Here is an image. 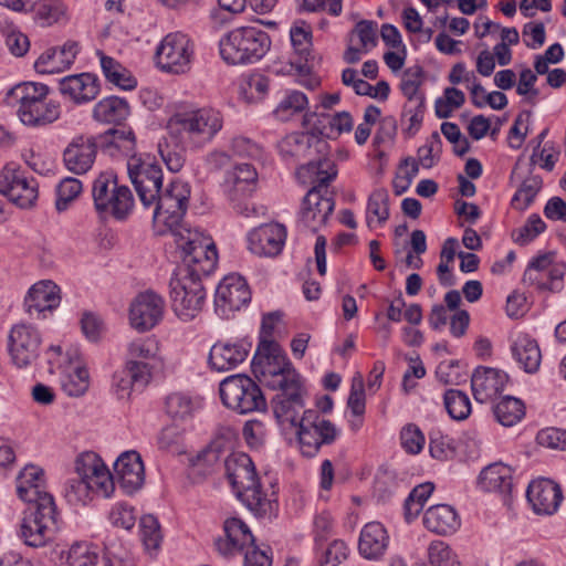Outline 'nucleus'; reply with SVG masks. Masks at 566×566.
I'll list each match as a JSON object with an SVG mask.
<instances>
[{
  "mask_svg": "<svg viewBox=\"0 0 566 566\" xmlns=\"http://www.w3.org/2000/svg\"><path fill=\"white\" fill-rule=\"evenodd\" d=\"M177 249L182 264L170 279V297L176 315L188 322L202 310L206 292L201 277L216 270L218 251L213 242Z\"/></svg>",
  "mask_w": 566,
  "mask_h": 566,
  "instance_id": "obj_1",
  "label": "nucleus"
},
{
  "mask_svg": "<svg viewBox=\"0 0 566 566\" xmlns=\"http://www.w3.org/2000/svg\"><path fill=\"white\" fill-rule=\"evenodd\" d=\"M190 192L189 184L178 178L171 180L165 189L161 188L153 205L155 206L154 222L170 232L177 248L198 244L212 245L213 241L209 235L184 222Z\"/></svg>",
  "mask_w": 566,
  "mask_h": 566,
  "instance_id": "obj_2",
  "label": "nucleus"
},
{
  "mask_svg": "<svg viewBox=\"0 0 566 566\" xmlns=\"http://www.w3.org/2000/svg\"><path fill=\"white\" fill-rule=\"evenodd\" d=\"M297 178L306 182L312 178V188L303 198L298 222L312 232L318 231L327 222L335 208V201L328 195V185L337 175L334 163L323 158L318 163L302 165L296 171Z\"/></svg>",
  "mask_w": 566,
  "mask_h": 566,
  "instance_id": "obj_3",
  "label": "nucleus"
},
{
  "mask_svg": "<svg viewBox=\"0 0 566 566\" xmlns=\"http://www.w3.org/2000/svg\"><path fill=\"white\" fill-rule=\"evenodd\" d=\"M223 127L222 114L212 107L181 108L167 122L170 138L181 149H200L209 144Z\"/></svg>",
  "mask_w": 566,
  "mask_h": 566,
  "instance_id": "obj_4",
  "label": "nucleus"
},
{
  "mask_svg": "<svg viewBox=\"0 0 566 566\" xmlns=\"http://www.w3.org/2000/svg\"><path fill=\"white\" fill-rule=\"evenodd\" d=\"M48 85L36 82L17 84L8 92L10 103L18 105L20 120L30 127H43L56 122L61 115L59 102L49 97Z\"/></svg>",
  "mask_w": 566,
  "mask_h": 566,
  "instance_id": "obj_5",
  "label": "nucleus"
},
{
  "mask_svg": "<svg viewBox=\"0 0 566 566\" xmlns=\"http://www.w3.org/2000/svg\"><path fill=\"white\" fill-rule=\"evenodd\" d=\"M223 462L226 476L237 496L255 514L266 513L270 501L261 490L251 458L242 452H233Z\"/></svg>",
  "mask_w": 566,
  "mask_h": 566,
  "instance_id": "obj_6",
  "label": "nucleus"
},
{
  "mask_svg": "<svg viewBox=\"0 0 566 566\" xmlns=\"http://www.w3.org/2000/svg\"><path fill=\"white\" fill-rule=\"evenodd\" d=\"M270 35L258 27L234 28L219 41L222 60L230 65L252 64L270 50Z\"/></svg>",
  "mask_w": 566,
  "mask_h": 566,
  "instance_id": "obj_7",
  "label": "nucleus"
},
{
  "mask_svg": "<svg viewBox=\"0 0 566 566\" xmlns=\"http://www.w3.org/2000/svg\"><path fill=\"white\" fill-rule=\"evenodd\" d=\"M251 367L259 382L273 390L301 378L276 342H259Z\"/></svg>",
  "mask_w": 566,
  "mask_h": 566,
  "instance_id": "obj_8",
  "label": "nucleus"
},
{
  "mask_svg": "<svg viewBox=\"0 0 566 566\" xmlns=\"http://www.w3.org/2000/svg\"><path fill=\"white\" fill-rule=\"evenodd\" d=\"M92 197L96 211L104 218L111 216L125 220L134 208L130 189L119 185L113 170L102 171L93 181Z\"/></svg>",
  "mask_w": 566,
  "mask_h": 566,
  "instance_id": "obj_9",
  "label": "nucleus"
},
{
  "mask_svg": "<svg viewBox=\"0 0 566 566\" xmlns=\"http://www.w3.org/2000/svg\"><path fill=\"white\" fill-rule=\"evenodd\" d=\"M219 394L222 403L240 415L266 409V400L261 388L247 375L239 374L224 378L219 385Z\"/></svg>",
  "mask_w": 566,
  "mask_h": 566,
  "instance_id": "obj_10",
  "label": "nucleus"
},
{
  "mask_svg": "<svg viewBox=\"0 0 566 566\" xmlns=\"http://www.w3.org/2000/svg\"><path fill=\"white\" fill-rule=\"evenodd\" d=\"M55 503L52 495H44L39 504L28 507L20 524L19 536L31 547H42L51 537L55 524Z\"/></svg>",
  "mask_w": 566,
  "mask_h": 566,
  "instance_id": "obj_11",
  "label": "nucleus"
},
{
  "mask_svg": "<svg viewBox=\"0 0 566 566\" xmlns=\"http://www.w3.org/2000/svg\"><path fill=\"white\" fill-rule=\"evenodd\" d=\"M295 429L300 450L305 457H314L323 446L332 444L339 433L332 421L314 409L303 411Z\"/></svg>",
  "mask_w": 566,
  "mask_h": 566,
  "instance_id": "obj_12",
  "label": "nucleus"
},
{
  "mask_svg": "<svg viewBox=\"0 0 566 566\" xmlns=\"http://www.w3.org/2000/svg\"><path fill=\"white\" fill-rule=\"evenodd\" d=\"M127 171L144 207H151L163 188V170L153 158L130 156Z\"/></svg>",
  "mask_w": 566,
  "mask_h": 566,
  "instance_id": "obj_13",
  "label": "nucleus"
},
{
  "mask_svg": "<svg viewBox=\"0 0 566 566\" xmlns=\"http://www.w3.org/2000/svg\"><path fill=\"white\" fill-rule=\"evenodd\" d=\"M271 400V407L275 419L282 427L296 428L300 423L305 407L304 397L306 390L302 378L279 387Z\"/></svg>",
  "mask_w": 566,
  "mask_h": 566,
  "instance_id": "obj_14",
  "label": "nucleus"
},
{
  "mask_svg": "<svg viewBox=\"0 0 566 566\" xmlns=\"http://www.w3.org/2000/svg\"><path fill=\"white\" fill-rule=\"evenodd\" d=\"M258 172L249 163L238 164L227 172L224 179V192L233 205V209L245 217L254 212L245 199L255 190Z\"/></svg>",
  "mask_w": 566,
  "mask_h": 566,
  "instance_id": "obj_15",
  "label": "nucleus"
},
{
  "mask_svg": "<svg viewBox=\"0 0 566 566\" xmlns=\"http://www.w3.org/2000/svg\"><path fill=\"white\" fill-rule=\"evenodd\" d=\"M192 54L189 38L181 32H175L163 39L157 48L156 59L163 71L180 74L189 70Z\"/></svg>",
  "mask_w": 566,
  "mask_h": 566,
  "instance_id": "obj_16",
  "label": "nucleus"
},
{
  "mask_svg": "<svg viewBox=\"0 0 566 566\" xmlns=\"http://www.w3.org/2000/svg\"><path fill=\"white\" fill-rule=\"evenodd\" d=\"M0 193L20 208H31L39 197V184L21 169L6 166L0 170Z\"/></svg>",
  "mask_w": 566,
  "mask_h": 566,
  "instance_id": "obj_17",
  "label": "nucleus"
},
{
  "mask_svg": "<svg viewBox=\"0 0 566 566\" xmlns=\"http://www.w3.org/2000/svg\"><path fill=\"white\" fill-rule=\"evenodd\" d=\"M76 474L90 486V495L109 497L115 490V482L109 470L95 452H84L76 459Z\"/></svg>",
  "mask_w": 566,
  "mask_h": 566,
  "instance_id": "obj_18",
  "label": "nucleus"
},
{
  "mask_svg": "<svg viewBox=\"0 0 566 566\" xmlns=\"http://www.w3.org/2000/svg\"><path fill=\"white\" fill-rule=\"evenodd\" d=\"M41 344V334L33 325L20 323L12 326L8 336L12 363L19 368L31 365L39 357Z\"/></svg>",
  "mask_w": 566,
  "mask_h": 566,
  "instance_id": "obj_19",
  "label": "nucleus"
},
{
  "mask_svg": "<svg viewBox=\"0 0 566 566\" xmlns=\"http://www.w3.org/2000/svg\"><path fill=\"white\" fill-rule=\"evenodd\" d=\"M251 300V292L244 277L229 274L222 279L216 289L214 306L221 317H229Z\"/></svg>",
  "mask_w": 566,
  "mask_h": 566,
  "instance_id": "obj_20",
  "label": "nucleus"
},
{
  "mask_svg": "<svg viewBox=\"0 0 566 566\" xmlns=\"http://www.w3.org/2000/svg\"><path fill=\"white\" fill-rule=\"evenodd\" d=\"M311 129L307 133H292L277 143V150L281 157L287 163H298L303 159L312 160L316 153L326 147V143L319 138L314 126H306ZM318 159L316 163H318Z\"/></svg>",
  "mask_w": 566,
  "mask_h": 566,
  "instance_id": "obj_21",
  "label": "nucleus"
},
{
  "mask_svg": "<svg viewBox=\"0 0 566 566\" xmlns=\"http://www.w3.org/2000/svg\"><path fill=\"white\" fill-rule=\"evenodd\" d=\"M165 301L153 292L139 293L129 307V322L132 327L139 332H146L155 327L164 316Z\"/></svg>",
  "mask_w": 566,
  "mask_h": 566,
  "instance_id": "obj_22",
  "label": "nucleus"
},
{
  "mask_svg": "<svg viewBox=\"0 0 566 566\" xmlns=\"http://www.w3.org/2000/svg\"><path fill=\"white\" fill-rule=\"evenodd\" d=\"M286 229L280 223L262 224L248 233V249L258 256L273 258L282 252Z\"/></svg>",
  "mask_w": 566,
  "mask_h": 566,
  "instance_id": "obj_23",
  "label": "nucleus"
},
{
  "mask_svg": "<svg viewBox=\"0 0 566 566\" xmlns=\"http://www.w3.org/2000/svg\"><path fill=\"white\" fill-rule=\"evenodd\" d=\"M533 284L541 291H559L566 274V264L558 260L556 252L539 253L533 259Z\"/></svg>",
  "mask_w": 566,
  "mask_h": 566,
  "instance_id": "obj_24",
  "label": "nucleus"
},
{
  "mask_svg": "<svg viewBox=\"0 0 566 566\" xmlns=\"http://www.w3.org/2000/svg\"><path fill=\"white\" fill-rule=\"evenodd\" d=\"M223 530L226 539L219 538L216 541L217 551L226 556H233L242 551H251L258 547L254 542L255 538L250 531L249 526L238 517H230L224 521Z\"/></svg>",
  "mask_w": 566,
  "mask_h": 566,
  "instance_id": "obj_25",
  "label": "nucleus"
},
{
  "mask_svg": "<svg viewBox=\"0 0 566 566\" xmlns=\"http://www.w3.org/2000/svg\"><path fill=\"white\" fill-rule=\"evenodd\" d=\"M114 471L119 488L128 495L134 494L144 485V463L136 451L123 452L114 463Z\"/></svg>",
  "mask_w": 566,
  "mask_h": 566,
  "instance_id": "obj_26",
  "label": "nucleus"
},
{
  "mask_svg": "<svg viewBox=\"0 0 566 566\" xmlns=\"http://www.w3.org/2000/svg\"><path fill=\"white\" fill-rule=\"evenodd\" d=\"M97 145L92 136H77L63 151L65 167L76 175L87 172L96 158Z\"/></svg>",
  "mask_w": 566,
  "mask_h": 566,
  "instance_id": "obj_27",
  "label": "nucleus"
},
{
  "mask_svg": "<svg viewBox=\"0 0 566 566\" xmlns=\"http://www.w3.org/2000/svg\"><path fill=\"white\" fill-rule=\"evenodd\" d=\"M507 381L509 376L503 370L479 367L471 377L473 396L481 403L492 401L504 390Z\"/></svg>",
  "mask_w": 566,
  "mask_h": 566,
  "instance_id": "obj_28",
  "label": "nucleus"
},
{
  "mask_svg": "<svg viewBox=\"0 0 566 566\" xmlns=\"http://www.w3.org/2000/svg\"><path fill=\"white\" fill-rule=\"evenodd\" d=\"M78 52V43L67 41L60 48H51L43 52L35 61L34 69L40 74L64 72L72 66Z\"/></svg>",
  "mask_w": 566,
  "mask_h": 566,
  "instance_id": "obj_29",
  "label": "nucleus"
},
{
  "mask_svg": "<svg viewBox=\"0 0 566 566\" xmlns=\"http://www.w3.org/2000/svg\"><path fill=\"white\" fill-rule=\"evenodd\" d=\"M59 90L63 96L69 97L75 104H83L93 101L98 95L99 83L96 75L81 73L60 80Z\"/></svg>",
  "mask_w": 566,
  "mask_h": 566,
  "instance_id": "obj_30",
  "label": "nucleus"
},
{
  "mask_svg": "<svg viewBox=\"0 0 566 566\" xmlns=\"http://www.w3.org/2000/svg\"><path fill=\"white\" fill-rule=\"evenodd\" d=\"M60 287L52 281H40L32 285L24 298L25 311L40 316L60 305ZM45 317V315H43Z\"/></svg>",
  "mask_w": 566,
  "mask_h": 566,
  "instance_id": "obj_31",
  "label": "nucleus"
},
{
  "mask_svg": "<svg viewBox=\"0 0 566 566\" xmlns=\"http://www.w3.org/2000/svg\"><path fill=\"white\" fill-rule=\"evenodd\" d=\"M250 345L243 342H217L210 349L209 364L218 371H226L242 364L249 354Z\"/></svg>",
  "mask_w": 566,
  "mask_h": 566,
  "instance_id": "obj_32",
  "label": "nucleus"
},
{
  "mask_svg": "<svg viewBox=\"0 0 566 566\" xmlns=\"http://www.w3.org/2000/svg\"><path fill=\"white\" fill-rule=\"evenodd\" d=\"M303 126H314V129L322 137L336 138L340 134L353 129V117L346 111L338 112L333 116L306 113L303 116Z\"/></svg>",
  "mask_w": 566,
  "mask_h": 566,
  "instance_id": "obj_33",
  "label": "nucleus"
},
{
  "mask_svg": "<svg viewBox=\"0 0 566 566\" xmlns=\"http://www.w3.org/2000/svg\"><path fill=\"white\" fill-rule=\"evenodd\" d=\"M17 493L30 505L39 504L44 495H51L45 491L44 471L33 464L24 467L17 478Z\"/></svg>",
  "mask_w": 566,
  "mask_h": 566,
  "instance_id": "obj_34",
  "label": "nucleus"
},
{
  "mask_svg": "<svg viewBox=\"0 0 566 566\" xmlns=\"http://www.w3.org/2000/svg\"><path fill=\"white\" fill-rule=\"evenodd\" d=\"M563 500V493L557 483L551 479L533 480V512L542 515L554 514Z\"/></svg>",
  "mask_w": 566,
  "mask_h": 566,
  "instance_id": "obj_35",
  "label": "nucleus"
},
{
  "mask_svg": "<svg viewBox=\"0 0 566 566\" xmlns=\"http://www.w3.org/2000/svg\"><path fill=\"white\" fill-rule=\"evenodd\" d=\"M158 356V344L153 338H137L128 344L125 365L133 370L140 369L151 379L153 368Z\"/></svg>",
  "mask_w": 566,
  "mask_h": 566,
  "instance_id": "obj_36",
  "label": "nucleus"
},
{
  "mask_svg": "<svg viewBox=\"0 0 566 566\" xmlns=\"http://www.w3.org/2000/svg\"><path fill=\"white\" fill-rule=\"evenodd\" d=\"M388 544L389 536L384 525L379 522H370L360 532L358 551L364 558L377 560L382 557Z\"/></svg>",
  "mask_w": 566,
  "mask_h": 566,
  "instance_id": "obj_37",
  "label": "nucleus"
},
{
  "mask_svg": "<svg viewBox=\"0 0 566 566\" xmlns=\"http://www.w3.org/2000/svg\"><path fill=\"white\" fill-rule=\"evenodd\" d=\"M423 525L430 532L449 535L460 526V520L454 509L447 504L429 507L423 515Z\"/></svg>",
  "mask_w": 566,
  "mask_h": 566,
  "instance_id": "obj_38",
  "label": "nucleus"
},
{
  "mask_svg": "<svg viewBox=\"0 0 566 566\" xmlns=\"http://www.w3.org/2000/svg\"><path fill=\"white\" fill-rule=\"evenodd\" d=\"M130 115L128 102L118 96H107L98 101L92 112L94 120L102 124L122 125Z\"/></svg>",
  "mask_w": 566,
  "mask_h": 566,
  "instance_id": "obj_39",
  "label": "nucleus"
},
{
  "mask_svg": "<svg viewBox=\"0 0 566 566\" xmlns=\"http://www.w3.org/2000/svg\"><path fill=\"white\" fill-rule=\"evenodd\" d=\"M531 176V155L522 154L512 170L511 180L518 185V190L512 198L511 205L513 209L524 211L531 205V185L528 179Z\"/></svg>",
  "mask_w": 566,
  "mask_h": 566,
  "instance_id": "obj_40",
  "label": "nucleus"
},
{
  "mask_svg": "<svg viewBox=\"0 0 566 566\" xmlns=\"http://www.w3.org/2000/svg\"><path fill=\"white\" fill-rule=\"evenodd\" d=\"M478 483L484 491L507 494L512 489V469L502 462L491 463L481 471Z\"/></svg>",
  "mask_w": 566,
  "mask_h": 566,
  "instance_id": "obj_41",
  "label": "nucleus"
},
{
  "mask_svg": "<svg viewBox=\"0 0 566 566\" xmlns=\"http://www.w3.org/2000/svg\"><path fill=\"white\" fill-rule=\"evenodd\" d=\"M149 381L144 369L133 370L125 365L123 369L114 373L112 390L119 400H126L130 397L134 387L144 388Z\"/></svg>",
  "mask_w": 566,
  "mask_h": 566,
  "instance_id": "obj_42",
  "label": "nucleus"
},
{
  "mask_svg": "<svg viewBox=\"0 0 566 566\" xmlns=\"http://www.w3.org/2000/svg\"><path fill=\"white\" fill-rule=\"evenodd\" d=\"M97 56L99 57L103 74L109 83L126 91L136 87V78L118 61L104 54L102 51H97Z\"/></svg>",
  "mask_w": 566,
  "mask_h": 566,
  "instance_id": "obj_43",
  "label": "nucleus"
},
{
  "mask_svg": "<svg viewBox=\"0 0 566 566\" xmlns=\"http://www.w3.org/2000/svg\"><path fill=\"white\" fill-rule=\"evenodd\" d=\"M67 566H111L108 558L97 546L81 542L73 544L67 553Z\"/></svg>",
  "mask_w": 566,
  "mask_h": 566,
  "instance_id": "obj_44",
  "label": "nucleus"
},
{
  "mask_svg": "<svg viewBox=\"0 0 566 566\" xmlns=\"http://www.w3.org/2000/svg\"><path fill=\"white\" fill-rule=\"evenodd\" d=\"M60 381L67 396L81 397L90 387V374L85 366L71 364L64 368Z\"/></svg>",
  "mask_w": 566,
  "mask_h": 566,
  "instance_id": "obj_45",
  "label": "nucleus"
},
{
  "mask_svg": "<svg viewBox=\"0 0 566 566\" xmlns=\"http://www.w3.org/2000/svg\"><path fill=\"white\" fill-rule=\"evenodd\" d=\"M106 138H111L105 144V151H107L111 156L124 155V156H134V150L136 146L135 135L132 129H109L107 130Z\"/></svg>",
  "mask_w": 566,
  "mask_h": 566,
  "instance_id": "obj_46",
  "label": "nucleus"
},
{
  "mask_svg": "<svg viewBox=\"0 0 566 566\" xmlns=\"http://www.w3.org/2000/svg\"><path fill=\"white\" fill-rule=\"evenodd\" d=\"M389 196L385 189H376L371 192L367 202L366 220L369 228L384 224L389 218Z\"/></svg>",
  "mask_w": 566,
  "mask_h": 566,
  "instance_id": "obj_47",
  "label": "nucleus"
},
{
  "mask_svg": "<svg viewBox=\"0 0 566 566\" xmlns=\"http://www.w3.org/2000/svg\"><path fill=\"white\" fill-rule=\"evenodd\" d=\"M308 105L307 96L300 91L287 92L275 107L273 114L281 122L290 120Z\"/></svg>",
  "mask_w": 566,
  "mask_h": 566,
  "instance_id": "obj_48",
  "label": "nucleus"
},
{
  "mask_svg": "<svg viewBox=\"0 0 566 566\" xmlns=\"http://www.w3.org/2000/svg\"><path fill=\"white\" fill-rule=\"evenodd\" d=\"M493 411L501 424L511 427L523 418L525 407L520 399L506 396L494 406Z\"/></svg>",
  "mask_w": 566,
  "mask_h": 566,
  "instance_id": "obj_49",
  "label": "nucleus"
},
{
  "mask_svg": "<svg viewBox=\"0 0 566 566\" xmlns=\"http://www.w3.org/2000/svg\"><path fill=\"white\" fill-rule=\"evenodd\" d=\"M443 401L449 416L454 420H464L471 413V401L464 391L449 389L443 395Z\"/></svg>",
  "mask_w": 566,
  "mask_h": 566,
  "instance_id": "obj_50",
  "label": "nucleus"
},
{
  "mask_svg": "<svg viewBox=\"0 0 566 566\" xmlns=\"http://www.w3.org/2000/svg\"><path fill=\"white\" fill-rule=\"evenodd\" d=\"M511 352L514 360L526 373L531 371V334L528 331H514L511 335Z\"/></svg>",
  "mask_w": 566,
  "mask_h": 566,
  "instance_id": "obj_51",
  "label": "nucleus"
},
{
  "mask_svg": "<svg viewBox=\"0 0 566 566\" xmlns=\"http://www.w3.org/2000/svg\"><path fill=\"white\" fill-rule=\"evenodd\" d=\"M433 490L434 485L431 482H426L417 485L410 492L405 501V515L408 521L419 515Z\"/></svg>",
  "mask_w": 566,
  "mask_h": 566,
  "instance_id": "obj_52",
  "label": "nucleus"
},
{
  "mask_svg": "<svg viewBox=\"0 0 566 566\" xmlns=\"http://www.w3.org/2000/svg\"><path fill=\"white\" fill-rule=\"evenodd\" d=\"M455 441L440 431H432L429 437V452L439 461L452 459L455 455Z\"/></svg>",
  "mask_w": 566,
  "mask_h": 566,
  "instance_id": "obj_53",
  "label": "nucleus"
},
{
  "mask_svg": "<svg viewBox=\"0 0 566 566\" xmlns=\"http://www.w3.org/2000/svg\"><path fill=\"white\" fill-rule=\"evenodd\" d=\"M140 538L147 551H157L163 536L157 518L150 514L140 517Z\"/></svg>",
  "mask_w": 566,
  "mask_h": 566,
  "instance_id": "obj_54",
  "label": "nucleus"
},
{
  "mask_svg": "<svg viewBox=\"0 0 566 566\" xmlns=\"http://www.w3.org/2000/svg\"><path fill=\"white\" fill-rule=\"evenodd\" d=\"M36 20L42 25H51L63 15V7L59 0H36L32 6Z\"/></svg>",
  "mask_w": 566,
  "mask_h": 566,
  "instance_id": "obj_55",
  "label": "nucleus"
},
{
  "mask_svg": "<svg viewBox=\"0 0 566 566\" xmlns=\"http://www.w3.org/2000/svg\"><path fill=\"white\" fill-rule=\"evenodd\" d=\"M82 191V182L73 177L64 178L56 188L55 208L59 212L65 211Z\"/></svg>",
  "mask_w": 566,
  "mask_h": 566,
  "instance_id": "obj_56",
  "label": "nucleus"
},
{
  "mask_svg": "<svg viewBox=\"0 0 566 566\" xmlns=\"http://www.w3.org/2000/svg\"><path fill=\"white\" fill-rule=\"evenodd\" d=\"M88 489L82 476L71 478L65 482L64 497L72 505H85L92 501Z\"/></svg>",
  "mask_w": 566,
  "mask_h": 566,
  "instance_id": "obj_57",
  "label": "nucleus"
},
{
  "mask_svg": "<svg viewBox=\"0 0 566 566\" xmlns=\"http://www.w3.org/2000/svg\"><path fill=\"white\" fill-rule=\"evenodd\" d=\"M428 554L431 566H461L457 555L442 541L432 542Z\"/></svg>",
  "mask_w": 566,
  "mask_h": 566,
  "instance_id": "obj_58",
  "label": "nucleus"
},
{
  "mask_svg": "<svg viewBox=\"0 0 566 566\" xmlns=\"http://www.w3.org/2000/svg\"><path fill=\"white\" fill-rule=\"evenodd\" d=\"M167 412L176 419H186L191 416L195 403L192 399L181 392H174L166 399Z\"/></svg>",
  "mask_w": 566,
  "mask_h": 566,
  "instance_id": "obj_59",
  "label": "nucleus"
},
{
  "mask_svg": "<svg viewBox=\"0 0 566 566\" xmlns=\"http://www.w3.org/2000/svg\"><path fill=\"white\" fill-rule=\"evenodd\" d=\"M400 441L407 453L418 454L423 449L426 439L416 424L409 423L401 429Z\"/></svg>",
  "mask_w": 566,
  "mask_h": 566,
  "instance_id": "obj_60",
  "label": "nucleus"
},
{
  "mask_svg": "<svg viewBox=\"0 0 566 566\" xmlns=\"http://www.w3.org/2000/svg\"><path fill=\"white\" fill-rule=\"evenodd\" d=\"M290 35L295 52L301 59L307 60L311 49V28L305 22H301L291 29Z\"/></svg>",
  "mask_w": 566,
  "mask_h": 566,
  "instance_id": "obj_61",
  "label": "nucleus"
},
{
  "mask_svg": "<svg viewBox=\"0 0 566 566\" xmlns=\"http://www.w3.org/2000/svg\"><path fill=\"white\" fill-rule=\"evenodd\" d=\"M531 112L523 111L515 119L507 136L509 145L513 149H520L530 130Z\"/></svg>",
  "mask_w": 566,
  "mask_h": 566,
  "instance_id": "obj_62",
  "label": "nucleus"
},
{
  "mask_svg": "<svg viewBox=\"0 0 566 566\" xmlns=\"http://www.w3.org/2000/svg\"><path fill=\"white\" fill-rule=\"evenodd\" d=\"M108 520L112 525L129 531L135 526L136 513L133 506L117 503L112 507Z\"/></svg>",
  "mask_w": 566,
  "mask_h": 566,
  "instance_id": "obj_63",
  "label": "nucleus"
},
{
  "mask_svg": "<svg viewBox=\"0 0 566 566\" xmlns=\"http://www.w3.org/2000/svg\"><path fill=\"white\" fill-rule=\"evenodd\" d=\"M347 406L352 413L356 417L361 418L365 413L366 400L364 380L361 376H356L353 378Z\"/></svg>",
  "mask_w": 566,
  "mask_h": 566,
  "instance_id": "obj_64",
  "label": "nucleus"
}]
</instances>
